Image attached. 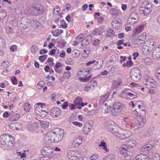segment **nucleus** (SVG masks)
Wrapping results in <instances>:
<instances>
[{
  "label": "nucleus",
  "mask_w": 160,
  "mask_h": 160,
  "mask_svg": "<svg viewBox=\"0 0 160 160\" xmlns=\"http://www.w3.org/2000/svg\"><path fill=\"white\" fill-rule=\"evenodd\" d=\"M136 105H138V109H136L134 112L137 113V116L135 119V122L138 126H142L144 125L146 122L145 115L146 112L143 106H141L137 103Z\"/></svg>",
  "instance_id": "1"
},
{
  "label": "nucleus",
  "mask_w": 160,
  "mask_h": 160,
  "mask_svg": "<svg viewBox=\"0 0 160 160\" xmlns=\"http://www.w3.org/2000/svg\"><path fill=\"white\" fill-rule=\"evenodd\" d=\"M12 137L8 134H2L0 136V147H6L12 149L14 145V142L12 140Z\"/></svg>",
  "instance_id": "2"
},
{
  "label": "nucleus",
  "mask_w": 160,
  "mask_h": 160,
  "mask_svg": "<svg viewBox=\"0 0 160 160\" xmlns=\"http://www.w3.org/2000/svg\"><path fill=\"white\" fill-rule=\"evenodd\" d=\"M38 106L36 108L35 113L38 116L42 118H44L47 115V108L45 104L42 102L37 103Z\"/></svg>",
  "instance_id": "3"
},
{
  "label": "nucleus",
  "mask_w": 160,
  "mask_h": 160,
  "mask_svg": "<svg viewBox=\"0 0 160 160\" xmlns=\"http://www.w3.org/2000/svg\"><path fill=\"white\" fill-rule=\"evenodd\" d=\"M152 7L147 1L144 2L139 8L140 14L143 16L148 15L151 11Z\"/></svg>",
  "instance_id": "4"
},
{
  "label": "nucleus",
  "mask_w": 160,
  "mask_h": 160,
  "mask_svg": "<svg viewBox=\"0 0 160 160\" xmlns=\"http://www.w3.org/2000/svg\"><path fill=\"white\" fill-rule=\"evenodd\" d=\"M130 75L132 80L135 82L138 81L142 77L140 70L137 68L132 69L130 72Z\"/></svg>",
  "instance_id": "5"
},
{
  "label": "nucleus",
  "mask_w": 160,
  "mask_h": 160,
  "mask_svg": "<svg viewBox=\"0 0 160 160\" xmlns=\"http://www.w3.org/2000/svg\"><path fill=\"white\" fill-rule=\"evenodd\" d=\"M130 90L128 89H125L122 90L121 92L122 97L125 98H129L130 99L135 98L138 96V94L133 92H130Z\"/></svg>",
  "instance_id": "6"
},
{
  "label": "nucleus",
  "mask_w": 160,
  "mask_h": 160,
  "mask_svg": "<svg viewBox=\"0 0 160 160\" xmlns=\"http://www.w3.org/2000/svg\"><path fill=\"white\" fill-rule=\"evenodd\" d=\"M144 82L146 87L148 88H152L157 86V84L152 77L146 76L144 78Z\"/></svg>",
  "instance_id": "7"
},
{
  "label": "nucleus",
  "mask_w": 160,
  "mask_h": 160,
  "mask_svg": "<svg viewBox=\"0 0 160 160\" xmlns=\"http://www.w3.org/2000/svg\"><path fill=\"white\" fill-rule=\"evenodd\" d=\"M113 108L112 112V114L114 116L118 114L124 106L122 103L118 102H114L113 104Z\"/></svg>",
  "instance_id": "8"
},
{
  "label": "nucleus",
  "mask_w": 160,
  "mask_h": 160,
  "mask_svg": "<svg viewBox=\"0 0 160 160\" xmlns=\"http://www.w3.org/2000/svg\"><path fill=\"white\" fill-rule=\"evenodd\" d=\"M131 14L128 20V22L132 24L134 23L137 22L139 20V17L138 13L136 11L132 10V11H131Z\"/></svg>",
  "instance_id": "9"
},
{
  "label": "nucleus",
  "mask_w": 160,
  "mask_h": 160,
  "mask_svg": "<svg viewBox=\"0 0 160 160\" xmlns=\"http://www.w3.org/2000/svg\"><path fill=\"white\" fill-rule=\"evenodd\" d=\"M64 135V131L62 129H58L57 132H55V136L53 138V142H58L60 141Z\"/></svg>",
  "instance_id": "10"
},
{
  "label": "nucleus",
  "mask_w": 160,
  "mask_h": 160,
  "mask_svg": "<svg viewBox=\"0 0 160 160\" xmlns=\"http://www.w3.org/2000/svg\"><path fill=\"white\" fill-rule=\"evenodd\" d=\"M55 136V132L49 131L48 132L45 136L44 138V142L47 143H50L53 142V138Z\"/></svg>",
  "instance_id": "11"
},
{
  "label": "nucleus",
  "mask_w": 160,
  "mask_h": 160,
  "mask_svg": "<svg viewBox=\"0 0 160 160\" xmlns=\"http://www.w3.org/2000/svg\"><path fill=\"white\" fill-rule=\"evenodd\" d=\"M146 34L143 32L140 34L135 40L134 43L138 47L140 45L142 44L146 38Z\"/></svg>",
  "instance_id": "12"
},
{
  "label": "nucleus",
  "mask_w": 160,
  "mask_h": 160,
  "mask_svg": "<svg viewBox=\"0 0 160 160\" xmlns=\"http://www.w3.org/2000/svg\"><path fill=\"white\" fill-rule=\"evenodd\" d=\"M61 114L60 109L58 108H52L50 112V115L53 118H57L59 117Z\"/></svg>",
  "instance_id": "13"
},
{
  "label": "nucleus",
  "mask_w": 160,
  "mask_h": 160,
  "mask_svg": "<svg viewBox=\"0 0 160 160\" xmlns=\"http://www.w3.org/2000/svg\"><path fill=\"white\" fill-rule=\"evenodd\" d=\"M32 9L34 14L36 15L42 14L44 10V8L42 6L38 4L33 7Z\"/></svg>",
  "instance_id": "14"
},
{
  "label": "nucleus",
  "mask_w": 160,
  "mask_h": 160,
  "mask_svg": "<svg viewBox=\"0 0 160 160\" xmlns=\"http://www.w3.org/2000/svg\"><path fill=\"white\" fill-rule=\"evenodd\" d=\"M154 142L153 141L148 142L146 145H143L140 148V150L143 149L151 150L152 149H154L155 145Z\"/></svg>",
  "instance_id": "15"
},
{
  "label": "nucleus",
  "mask_w": 160,
  "mask_h": 160,
  "mask_svg": "<svg viewBox=\"0 0 160 160\" xmlns=\"http://www.w3.org/2000/svg\"><path fill=\"white\" fill-rule=\"evenodd\" d=\"M136 144V141L134 140L129 141L128 142V145H123L121 147V149H123L124 150H127V149H131L132 148L135 147Z\"/></svg>",
  "instance_id": "16"
},
{
  "label": "nucleus",
  "mask_w": 160,
  "mask_h": 160,
  "mask_svg": "<svg viewBox=\"0 0 160 160\" xmlns=\"http://www.w3.org/2000/svg\"><path fill=\"white\" fill-rule=\"evenodd\" d=\"M38 123L37 122H29L27 124L28 129L30 132H33L38 127Z\"/></svg>",
  "instance_id": "17"
},
{
  "label": "nucleus",
  "mask_w": 160,
  "mask_h": 160,
  "mask_svg": "<svg viewBox=\"0 0 160 160\" xmlns=\"http://www.w3.org/2000/svg\"><path fill=\"white\" fill-rule=\"evenodd\" d=\"M114 123L113 122L111 121H108L105 123V125L106 127L109 129V130L112 133V132L115 130H117L114 126Z\"/></svg>",
  "instance_id": "18"
},
{
  "label": "nucleus",
  "mask_w": 160,
  "mask_h": 160,
  "mask_svg": "<svg viewBox=\"0 0 160 160\" xmlns=\"http://www.w3.org/2000/svg\"><path fill=\"white\" fill-rule=\"evenodd\" d=\"M112 133L122 139H125L130 136V135L128 134L119 133L117 130H115V131H114L112 132Z\"/></svg>",
  "instance_id": "19"
},
{
  "label": "nucleus",
  "mask_w": 160,
  "mask_h": 160,
  "mask_svg": "<svg viewBox=\"0 0 160 160\" xmlns=\"http://www.w3.org/2000/svg\"><path fill=\"white\" fill-rule=\"evenodd\" d=\"M74 151H69L68 152L67 156L69 160H79L78 156L74 155Z\"/></svg>",
  "instance_id": "20"
},
{
  "label": "nucleus",
  "mask_w": 160,
  "mask_h": 160,
  "mask_svg": "<svg viewBox=\"0 0 160 160\" xmlns=\"http://www.w3.org/2000/svg\"><path fill=\"white\" fill-rule=\"evenodd\" d=\"M103 64V61L102 59L99 58L98 59L96 64L93 65L92 68L94 70H97L98 69L100 68Z\"/></svg>",
  "instance_id": "21"
},
{
  "label": "nucleus",
  "mask_w": 160,
  "mask_h": 160,
  "mask_svg": "<svg viewBox=\"0 0 160 160\" xmlns=\"http://www.w3.org/2000/svg\"><path fill=\"white\" fill-rule=\"evenodd\" d=\"M120 153L124 155L126 160L130 159L132 155V153L129 151H120Z\"/></svg>",
  "instance_id": "22"
},
{
  "label": "nucleus",
  "mask_w": 160,
  "mask_h": 160,
  "mask_svg": "<svg viewBox=\"0 0 160 160\" xmlns=\"http://www.w3.org/2000/svg\"><path fill=\"white\" fill-rule=\"evenodd\" d=\"M9 127L10 128H15L17 130H20L22 128L23 125L21 123L17 122L11 124L9 125Z\"/></svg>",
  "instance_id": "23"
},
{
  "label": "nucleus",
  "mask_w": 160,
  "mask_h": 160,
  "mask_svg": "<svg viewBox=\"0 0 160 160\" xmlns=\"http://www.w3.org/2000/svg\"><path fill=\"white\" fill-rule=\"evenodd\" d=\"M109 12L113 17L116 18L119 12V10L116 8H114L111 9Z\"/></svg>",
  "instance_id": "24"
},
{
  "label": "nucleus",
  "mask_w": 160,
  "mask_h": 160,
  "mask_svg": "<svg viewBox=\"0 0 160 160\" xmlns=\"http://www.w3.org/2000/svg\"><path fill=\"white\" fill-rule=\"evenodd\" d=\"M82 142V139L81 138V137H78L76 138L74 140L72 145L74 147H77L79 144H81Z\"/></svg>",
  "instance_id": "25"
},
{
  "label": "nucleus",
  "mask_w": 160,
  "mask_h": 160,
  "mask_svg": "<svg viewBox=\"0 0 160 160\" xmlns=\"http://www.w3.org/2000/svg\"><path fill=\"white\" fill-rule=\"evenodd\" d=\"M40 123L41 127L44 129L48 128L49 124V122L48 121H40Z\"/></svg>",
  "instance_id": "26"
},
{
  "label": "nucleus",
  "mask_w": 160,
  "mask_h": 160,
  "mask_svg": "<svg viewBox=\"0 0 160 160\" xmlns=\"http://www.w3.org/2000/svg\"><path fill=\"white\" fill-rule=\"evenodd\" d=\"M152 58L155 60H158L160 58V53L154 50L152 54Z\"/></svg>",
  "instance_id": "27"
},
{
  "label": "nucleus",
  "mask_w": 160,
  "mask_h": 160,
  "mask_svg": "<svg viewBox=\"0 0 160 160\" xmlns=\"http://www.w3.org/2000/svg\"><path fill=\"white\" fill-rule=\"evenodd\" d=\"M139 2L138 0H133L131 4V8L130 9L131 11H132V10H134V8L137 6Z\"/></svg>",
  "instance_id": "28"
},
{
  "label": "nucleus",
  "mask_w": 160,
  "mask_h": 160,
  "mask_svg": "<svg viewBox=\"0 0 160 160\" xmlns=\"http://www.w3.org/2000/svg\"><path fill=\"white\" fill-rule=\"evenodd\" d=\"M20 114H16L12 115L9 118V120L10 121H14L17 120L20 117Z\"/></svg>",
  "instance_id": "29"
},
{
  "label": "nucleus",
  "mask_w": 160,
  "mask_h": 160,
  "mask_svg": "<svg viewBox=\"0 0 160 160\" xmlns=\"http://www.w3.org/2000/svg\"><path fill=\"white\" fill-rule=\"evenodd\" d=\"M88 85L92 87V89H93L94 88L97 86V82L93 80H91L90 82H88Z\"/></svg>",
  "instance_id": "30"
},
{
  "label": "nucleus",
  "mask_w": 160,
  "mask_h": 160,
  "mask_svg": "<svg viewBox=\"0 0 160 160\" xmlns=\"http://www.w3.org/2000/svg\"><path fill=\"white\" fill-rule=\"evenodd\" d=\"M82 100V98L81 97H77L75 99L73 102V103H75L77 105H80Z\"/></svg>",
  "instance_id": "31"
},
{
  "label": "nucleus",
  "mask_w": 160,
  "mask_h": 160,
  "mask_svg": "<svg viewBox=\"0 0 160 160\" xmlns=\"http://www.w3.org/2000/svg\"><path fill=\"white\" fill-rule=\"evenodd\" d=\"M96 32H97V34L98 35H101L104 32L105 30L104 29L103 27H100L99 28L96 29Z\"/></svg>",
  "instance_id": "32"
},
{
  "label": "nucleus",
  "mask_w": 160,
  "mask_h": 160,
  "mask_svg": "<svg viewBox=\"0 0 160 160\" xmlns=\"http://www.w3.org/2000/svg\"><path fill=\"white\" fill-rule=\"evenodd\" d=\"M147 41L148 42V43L149 45V47H150L151 48L152 47V48H153L154 46L155 45V40L153 39H152L149 40Z\"/></svg>",
  "instance_id": "33"
},
{
  "label": "nucleus",
  "mask_w": 160,
  "mask_h": 160,
  "mask_svg": "<svg viewBox=\"0 0 160 160\" xmlns=\"http://www.w3.org/2000/svg\"><path fill=\"white\" fill-rule=\"evenodd\" d=\"M23 108L26 112H28L31 109V107L29 103H26L24 104Z\"/></svg>",
  "instance_id": "34"
},
{
  "label": "nucleus",
  "mask_w": 160,
  "mask_h": 160,
  "mask_svg": "<svg viewBox=\"0 0 160 160\" xmlns=\"http://www.w3.org/2000/svg\"><path fill=\"white\" fill-rule=\"evenodd\" d=\"M87 126V125L84 126L83 128V132L86 134H87L90 131L91 128L90 126Z\"/></svg>",
  "instance_id": "35"
},
{
  "label": "nucleus",
  "mask_w": 160,
  "mask_h": 160,
  "mask_svg": "<svg viewBox=\"0 0 160 160\" xmlns=\"http://www.w3.org/2000/svg\"><path fill=\"white\" fill-rule=\"evenodd\" d=\"M91 77V75L89 74L88 76H86L85 78H81L80 79L82 81L84 82H87L89 80Z\"/></svg>",
  "instance_id": "36"
},
{
  "label": "nucleus",
  "mask_w": 160,
  "mask_h": 160,
  "mask_svg": "<svg viewBox=\"0 0 160 160\" xmlns=\"http://www.w3.org/2000/svg\"><path fill=\"white\" fill-rule=\"evenodd\" d=\"M45 85V84L43 81H40L37 85V88L38 89H40L43 87Z\"/></svg>",
  "instance_id": "37"
},
{
  "label": "nucleus",
  "mask_w": 160,
  "mask_h": 160,
  "mask_svg": "<svg viewBox=\"0 0 160 160\" xmlns=\"http://www.w3.org/2000/svg\"><path fill=\"white\" fill-rule=\"evenodd\" d=\"M109 94H110L109 92L106 93L101 98V100L103 102H104L106 101L107 100L108 98L109 97Z\"/></svg>",
  "instance_id": "38"
},
{
  "label": "nucleus",
  "mask_w": 160,
  "mask_h": 160,
  "mask_svg": "<svg viewBox=\"0 0 160 160\" xmlns=\"http://www.w3.org/2000/svg\"><path fill=\"white\" fill-rule=\"evenodd\" d=\"M99 147H102V148L105 150H108L107 148L106 142H104L103 140L100 143L99 145Z\"/></svg>",
  "instance_id": "39"
},
{
  "label": "nucleus",
  "mask_w": 160,
  "mask_h": 160,
  "mask_svg": "<svg viewBox=\"0 0 160 160\" xmlns=\"http://www.w3.org/2000/svg\"><path fill=\"white\" fill-rule=\"evenodd\" d=\"M92 37L91 35H88L86 37V45H88L91 42Z\"/></svg>",
  "instance_id": "40"
},
{
  "label": "nucleus",
  "mask_w": 160,
  "mask_h": 160,
  "mask_svg": "<svg viewBox=\"0 0 160 160\" xmlns=\"http://www.w3.org/2000/svg\"><path fill=\"white\" fill-rule=\"evenodd\" d=\"M133 62L131 60L128 61L126 63H124L123 64L122 66L123 67H131L133 65Z\"/></svg>",
  "instance_id": "41"
},
{
  "label": "nucleus",
  "mask_w": 160,
  "mask_h": 160,
  "mask_svg": "<svg viewBox=\"0 0 160 160\" xmlns=\"http://www.w3.org/2000/svg\"><path fill=\"white\" fill-rule=\"evenodd\" d=\"M144 62L148 65H150L152 63V60L150 58L147 57L144 59Z\"/></svg>",
  "instance_id": "42"
},
{
  "label": "nucleus",
  "mask_w": 160,
  "mask_h": 160,
  "mask_svg": "<svg viewBox=\"0 0 160 160\" xmlns=\"http://www.w3.org/2000/svg\"><path fill=\"white\" fill-rule=\"evenodd\" d=\"M143 26L142 25L140 26L137 28L136 29V34H138L140 32H142L143 29Z\"/></svg>",
  "instance_id": "43"
},
{
  "label": "nucleus",
  "mask_w": 160,
  "mask_h": 160,
  "mask_svg": "<svg viewBox=\"0 0 160 160\" xmlns=\"http://www.w3.org/2000/svg\"><path fill=\"white\" fill-rule=\"evenodd\" d=\"M5 46V42L4 39L0 37V47L3 48Z\"/></svg>",
  "instance_id": "44"
},
{
  "label": "nucleus",
  "mask_w": 160,
  "mask_h": 160,
  "mask_svg": "<svg viewBox=\"0 0 160 160\" xmlns=\"http://www.w3.org/2000/svg\"><path fill=\"white\" fill-rule=\"evenodd\" d=\"M151 158L152 160H160V158L158 154L155 153L151 156Z\"/></svg>",
  "instance_id": "45"
},
{
  "label": "nucleus",
  "mask_w": 160,
  "mask_h": 160,
  "mask_svg": "<svg viewBox=\"0 0 160 160\" xmlns=\"http://www.w3.org/2000/svg\"><path fill=\"white\" fill-rule=\"evenodd\" d=\"M133 118L132 117L128 116L123 118L122 121L127 122H129Z\"/></svg>",
  "instance_id": "46"
},
{
  "label": "nucleus",
  "mask_w": 160,
  "mask_h": 160,
  "mask_svg": "<svg viewBox=\"0 0 160 160\" xmlns=\"http://www.w3.org/2000/svg\"><path fill=\"white\" fill-rule=\"evenodd\" d=\"M90 49L89 48L88 49L86 50H84L82 53V55H83V57H87L88 54L90 53Z\"/></svg>",
  "instance_id": "47"
},
{
  "label": "nucleus",
  "mask_w": 160,
  "mask_h": 160,
  "mask_svg": "<svg viewBox=\"0 0 160 160\" xmlns=\"http://www.w3.org/2000/svg\"><path fill=\"white\" fill-rule=\"evenodd\" d=\"M122 83V82H121L114 81L113 82L112 87L114 88H116L118 86L120 85Z\"/></svg>",
  "instance_id": "48"
},
{
  "label": "nucleus",
  "mask_w": 160,
  "mask_h": 160,
  "mask_svg": "<svg viewBox=\"0 0 160 160\" xmlns=\"http://www.w3.org/2000/svg\"><path fill=\"white\" fill-rule=\"evenodd\" d=\"M48 57V55L47 54L45 55H41L39 57V59L42 62H44L45 60Z\"/></svg>",
  "instance_id": "49"
},
{
  "label": "nucleus",
  "mask_w": 160,
  "mask_h": 160,
  "mask_svg": "<svg viewBox=\"0 0 160 160\" xmlns=\"http://www.w3.org/2000/svg\"><path fill=\"white\" fill-rule=\"evenodd\" d=\"M52 152L51 151H42L41 153L43 155H50Z\"/></svg>",
  "instance_id": "50"
},
{
  "label": "nucleus",
  "mask_w": 160,
  "mask_h": 160,
  "mask_svg": "<svg viewBox=\"0 0 160 160\" xmlns=\"http://www.w3.org/2000/svg\"><path fill=\"white\" fill-rule=\"evenodd\" d=\"M156 76L157 78L160 80V67L157 69L156 72Z\"/></svg>",
  "instance_id": "51"
},
{
  "label": "nucleus",
  "mask_w": 160,
  "mask_h": 160,
  "mask_svg": "<svg viewBox=\"0 0 160 160\" xmlns=\"http://www.w3.org/2000/svg\"><path fill=\"white\" fill-rule=\"evenodd\" d=\"M71 74L70 72H65L63 74V77L64 78H68L71 76Z\"/></svg>",
  "instance_id": "52"
},
{
  "label": "nucleus",
  "mask_w": 160,
  "mask_h": 160,
  "mask_svg": "<svg viewBox=\"0 0 160 160\" xmlns=\"http://www.w3.org/2000/svg\"><path fill=\"white\" fill-rule=\"evenodd\" d=\"M142 103L141 102L139 101L136 102L135 104H134L133 102L132 101H131V102L130 103V105H132V106L133 108L135 107H137L138 108V105L137 106L136 105V103H137V104L140 105L141 106H142V105H141L142 104Z\"/></svg>",
  "instance_id": "53"
},
{
  "label": "nucleus",
  "mask_w": 160,
  "mask_h": 160,
  "mask_svg": "<svg viewBox=\"0 0 160 160\" xmlns=\"http://www.w3.org/2000/svg\"><path fill=\"white\" fill-rule=\"evenodd\" d=\"M130 127L132 128H135L134 129L138 128L140 126H138L136 122H134L131 123L130 125Z\"/></svg>",
  "instance_id": "54"
},
{
  "label": "nucleus",
  "mask_w": 160,
  "mask_h": 160,
  "mask_svg": "<svg viewBox=\"0 0 160 160\" xmlns=\"http://www.w3.org/2000/svg\"><path fill=\"white\" fill-rule=\"evenodd\" d=\"M6 15V12L4 11L0 12V21Z\"/></svg>",
  "instance_id": "55"
},
{
  "label": "nucleus",
  "mask_w": 160,
  "mask_h": 160,
  "mask_svg": "<svg viewBox=\"0 0 160 160\" xmlns=\"http://www.w3.org/2000/svg\"><path fill=\"white\" fill-rule=\"evenodd\" d=\"M12 83L13 84L17 85L18 84V81L17 78L15 76H13L11 78Z\"/></svg>",
  "instance_id": "56"
},
{
  "label": "nucleus",
  "mask_w": 160,
  "mask_h": 160,
  "mask_svg": "<svg viewBox=\"0 0 160 160\" xmlns=\"http://www.w3.org/2000/svg\"><path fill=\"white\" fill-rule=\"evenodd\" d=\"M77 105L75 104V103L71 104L69 105V108L71 110L77 108Z\"/></svg>",
  "instance_id": "57"
},
{
  "label": "nucleus",
  "mask_w": 160,
  "mask_h": 160,
  "mask_svg": "<svg viewBox=\"0 0 160 160\" xmlns=\"http://www.w3.org/2000/svg\"><path fill=\"white\" fill-rule=\"evenodd\" d=\"M17 154L18 155L20 156L21 158H25L26 156V154L25 152H17Z\"/></svg>",
  "instance_id": "58"
},
{
  "label": "nucleus",
  "mask_w": 160,
  "mask_h": 160,
  "mask_svg": "<svg viewBox=\"0 0 160 160\" xmlns=\"http://www.w3.org/2000/svg\"><path fill=\"white\" fill-rule=\"evenodd\" d=\"M37 47L35 45H33L31 47V51L32 53L35 54L36 52Z\"/></svg>",
  "instance_id": "59"
},
{
  "label": "nucleus",
  "mask_w": 160,
  "mask_h": 160,
  "mask_svg": "<svg viewBox=\"0 0 160 160\" xmlns=\"http://www.w3.org/2000/svg\"><path fill=\"white\" fill-rule=\"evenodd\" d=\"M96 110L95 109H92L91 111H88L87 113V114L88 116H91V115L95 113Z\"/></svg>",
  "instance_id": "60"
},
{
  "label": "nucleus",
  "mask_w": 160,
  "mask_h": 160,
  "mask_svg": "<svg viewBox=\"0 0 160 160\" xmlns=\"http://www.w3.org/2000/svg\"><path fill=\"white\" fill-rule=\"evenodd\" d=\"M17 46L16 45H13L10 47V49L12 52H14L17 49Z\"/></svg>",
  "instance_id": "61"
},
{
  "label": "nucleus",
  "mask_w": 160,
  "mask_h": 160,
  "mask_svg": "<svg viewBox=\"0 0 160 160\" xmlns=\"http://www.w3.org/2000/svg\"><path fill=\"white\" fill-rule=\"evenodd\" d=\"M100 42V40L99 39H96L93 41L92 43V44L95 46L97 45Z\"/></svg>",
  "instance_id": "62"
},
{
  "label": "nucleus",
  "mask_w": 160,
  "mask_h": 160,
  "mask_svg": "<svg viewBox=\"0 0 160 160\" xmlns=\"http://www.w3.org/2000/svg\"><path fill=\"white\" fill-rule=\"evenodd\" d=\"M68 106V102H64L63 104L62 105V108L63 109H66Z\"/></svg>",
  "instance_id": "63"
},
{
  "label": "nucleus",
  "mask_w": 160,
  "mask_h": 160,
  "mask_svg": "<svg viewBox=\"0 0 160 160\" xmlns=\"http://www.w3.org/2000/svg\"><path fill=\"white\" fill-rule=\"evenodd\" d=\"M98 155L97 154H94L92 155L91 158L90 159L91 160H96L98 158Z\"/></svg>",
  "instance_id": "64"
}]
</instances>
